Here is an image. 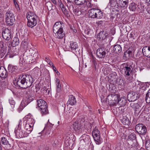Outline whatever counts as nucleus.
Returning <instances> with one entry per match:
<instances>
[{
    "label": "nucleus",
    "instance_id": "obj_26",
    "mask_svg": "<svg viewBox=\"0 0 150 150\" xmlns=\"http://www.w3.org/2000/svg\"><path fill=\"white\" fill-rule=\"evenodd\" d=\"M68 103L71 105H75L76 103L75 97L72 95L69 98Z\"/></svg>",
    "mask_w": 150,
    "mask_h": 150
},
{
    "label": "nucleus",
    "instance_id": "obj_19",
    "mask_svg": "<svg viewBox=\"0 0 150 150\" xmlns=\"http://www.w3.org/2000/svg\"><path fill=\"white\" fill-rule=\"evenodd\" d=\"M81 138L82 139L81 140L80 142L82 145H85L89 144L90 140L89 136L84 134L82 136Z\"/></svg>",
    "mask_w": 150,
    "mask_h": 150
},
{
    "label": "nucleus",
    "instance_id": "obj_30",
    "mask_svg": "<svg viewBox=\"0 0 150 150\" xmlns=\"http://www.w3.org/2000/svg\"><path fill=\"white\" fill-rule=\"evenodd\" d=\"M71 137V135L69 134H65L64 138L65 139H67V140L65 141V143L68 144L67 146L68 145L70 146V145L71 144L72 145V144H71V141L72 140H71L70 139V137Z\"/></svg>",
    "mask_w": 150,
    "mask_h": 150
},
{
    "label": "nucleus",
    "instance_id": "obj_20",
    "mask_svg": "<svg viewBox=\"0 0 150 150\" xmlns=\"http://www.w3.org/2000/svg\"><path fill=\"white\" fill-rule=\"evenodd\" d=\"M8 73L6 69L4 67H0V76L2 79L6 78L7 76Z\"/></svg>",
    "mask_w": 150,
    "mask_h": 150
},
{
    "label": "nucleus",
    "instance_id": "obj_61",
    "mask_svg": "<svg viewBox=\"0 0 150 150\" xmlns=\"http://www.w3.org/2000/svg\"><path fill=\"white\" fill-rule=\"evenodd\" d=\"M45 59H46L45 60L47 62V61H48V59H49V58H47L46 57L45 58Z\"/></svg>",
    "mask_w": 150,
    "mask_h": 150
},
{
    "label": "nucleus",
    "instance_id": "obj_49",
    "mask_svg": "<svg viewBox=\"0 0 150 150\" xmlns=\"http://www.w3.org/2000/svg\"><path fill=\"white\" fill-rule=\"evenodd\" d=\"M13 1L14 2V4L15 7L17 9H19L20 8L19 7L18 5L16 0H13Z\"/></svg>",
    "mask_w": 150,
    "mask_h": 150
},
{
    "label": "nucleus",
    "instance_id": "obj_50",
    "mask_svg": "<svg viewBox=\"0 0 150 150\" xmlns=\"http://www.w3.org/2000/svg\"><path fill=\"white\" fill-rule=\"evenodd\" d=\"M47 62L50 66L52 67L54 66L53 63L51 61L50 59H48V61H47Z\"/></svg>",
    "mask_w": 150,
    "mask_h": 150
},
{
    "label": "nucleus",
    "instance_id": "obj_7",
    "mask_svg": "<svg viewBox=\"0 0 150 150\" xmlns=\"http://www.w3.org/2000/svg\"><path fill=\"white\" fill-rule=\"evenodd\" d=\"M133 68L130 65H125L123 66L122 68L123 71L124 72V75L126 78L129 82H132L133 79L131 74L133 71Z\"/></svg>",
    "mask_w": 150,
    "mask_h": 150
},
{
    "label": "nucleus",
    "instance_id": "obj_62",
    "mask_svg": "<svg viewBox=\"0 0 150 150\" xmlns=\"http://www.w3.org/2000/svg\"><path fill=\"white\" fill-rule=\"evenodd\" d=\"M42 92H43V93L45 91V90L46 91V90H45V89H42Z\"/></svg>",
    "mask_w": 150,
    "mask_h": 150
},
{
    "label": "nucleus",
    "instance_id": "obj_23",
    "mask_svg": "<svg viewBox=\"0 0 150 150\" xmlns=\"http://www.w3.org/2000/svg\"><path fill=\"white\" fill-rule=\"evenodd\" d=\"M108 34L104 31L100 32L97 35V38L99 39L103 40L108 35Z\"/></svg>",
    "mask_w": 150,
    "mask_h": 150
},
{
    "label": "nucleus",
    "instance_id": "obj_29",
    "mask_svg": "<svg viewBox=\"0 0 150 150\" xmlns=\"http://www.w3.org/2000/svg\"><path fill=\"white\" fill-rule=\"evenodd\" d=\"M121 121L122 124L125 125H129L130 123L129 119L126 116L123 117L121 119Z\"/></svg>",
    "mask_w": 150,
    "mask_h": 150
},
{
    "label": "nucleus",
    "instance_id": "obj_56",
    "mask_svg": "<svg viewBox=\"0 0 150 150\" xmlns=\"http://www.w3.org/2000/svg\"><path fill=\"white\" fill-rule=\"evenodd\" d=\"M52 2L54 4H56L57 3L56 0H51Z\"/></svg>",
    "mask_w": 150,
    "mask_h": 150
},
{
    "label": "nucleus",
    "instance_id": "obj_37",
    "mask_svg": "<svg viewBox=\"0 0 150 150\" xmlns=\"http://www.w3.org/2000/svg\"><path fill=\"white\" fill-rule=\"evenodd\" d=\"M30 51L31 52V56H32L33 59H34L36 58L38 56V54L36 51H35L34 50H30Z\"/></svg>",
    "mask_w": 150,
    "mask_h": 150
},
{
    "label": "nucleus",
    "instance_id": "obj_44",
    "mask_svg": "<svg viewBox=\"0 0 150 150\" xmlns=\"http://www.w3.org/2000/svg\"><path fill=\"white\" fill-rule=\"evenodd\" d=\"M91 0H88L86 1V5L88 7L91 8L92 7L93 4H92Z\"/></svg>",
    "mask_w": 150,
    "mask_h": 150
},
{
    "label": "nucleus",
    "instance_id": "obj_43",
    "mask_svg": "<svg viewBox=\"0 0 150 150\" xmlns=\"http://www.w3.org/2000/svg\"><path fill=\"white\" fill-rule=\"evenodd\" d=\"M67 114L69 116H72L73 114H74L75 112L73 110V109L72 108H70L67 111Z\"/></svg>",
    "mask_w": 150,
    "mask_h": 150
},
{
    "label": "nucleus",
    "instance_id": "obj_13",
    "mask_svg": "<svg viewBox=\"0 0 150 150\" xmlns=\"http://www.w3.org/2000/svg\"><path fill=\"white\" fill-rule=\"evenodd\" d=\"M35 121L33 119V116L30 114L26 115L24 118V123L33 127Z\"/></svg>",
    "mask_w": 150,
    "mask_h": 150
},
{
    "label": "nucleus",
    "instance_id": "obj_2",
    "mask_svg": "<svg viewBox=\"0 0 150 150\" xmlns=\"http://www.w3.org/2000/svg\"><path fill=\"white\" fill-rule=\"evenodd\" d=\"M33 93L34 91H32L31 88H29L27 90L25 93L27 99H25V98H23L18 109V111H21L26 105L33 100Z\"/></svg>",
    "mask_w": 150,
    "mask_h": 150
},
{
    "label": "nucleus",
    "instance_id": "obj_32",
    "mask_svg": "<svg viewBox=\"0 0 150 150\" xmlns=\"http://www.w3.org/2000/svg\"><path fill=\"white\" fill-rule=\"evenodd\" d=\"M113 50L115 52L119 53L122 51V48L120 45H116L114 46Z\"/></svg>",
    "mask_w": 150,
    "mask_h": 150
},
{
    "label": "nucleus",
    "instance_id": "obj_33",
    "mask_svg": "<svg viewBox=\"0 0 150 150\" xmlns=\"http://www.w3.org/2000/svg\"><path fill=\"white\" fill-rule=\"evenodd\" d=\"M9 102L11 108L10 109L13 110L15 107V105L16 104L15 102L12 98H10L9 99Z\"/></svg>",
    "mask_w": 150,
    "mask_h": 150
},
{
    "label": "nucleus",
    "instance_id": "obj_18",
    "mask_svg": "<svg viewBox=\"0 0 150 150\" xmlns=\"http://www.w3.org/2000/svg\"><path fill=\"white\" fill-rule=\"evenodd\" d=\"M96 54L97 57L99 58H104L105 56L106 52L104 49H98L97 50Z\"/></svg>",
    "mask_w": 150,
    "mask_h": 150
},
{
    "label": "nucleus",
    "instance_id": "obj_59",
    "mask_svg": "<svg viewBox=\"0 0 150 150\" xmlns=\"http://www.w3.org/2000/svg\"><path fill=\"white\" fill-rule=\"evenodd\" d=\"M56 72L57 73V75H59L60 74L57 71Z\"/></svg>",
    "mask_w": 150,
    "mask_h": 150
},
{
    "label": "nucleus",
    "instance_id": "obj_12",
    "mask_svg": "<svg viewBox=\"0 0 150 150\" xmlns=\"http://www.w3.org/2000/svg\"><path fill=\"white\" fill-rule=\"evenodd\" d=\"M3 38L6 40H10L13 37L11 31L7 28L3 27L1 29Z\"/></svg>",
    "mask_w": 150,
    "mask_h": 150
},
{
    "label": "nucleus",
    "instance_id": "obj_27",
    "mask_svg": "<svg viewBox=\"0 0 150 150\" xmlns=\"http://www.w3.org/2000/svg\"><path fill=\"white\" fill-rule=\"evenodd\" d=\"M17 68L16 66H13L11 65H9L8 67V70L11 73L15 74L17 70Z\"/></svg>",
    "mask_w": 150,
    "mask_h": 150
},
{
    "label": "nucleus",
    "instance_id": "obj_5",
    "mask_svg": "<svg viewBox=\"0 0 150 150\" xmlns=\"http://www.w3.org/2000/svg\"><path fill=\"white\" fill-rule=\"evenodd\" d=\"M18 122V127H16L14 130L16 137L18 138H21L27 137L28 136L27 133L21 127V120H19Z\"/></svg>",
    "mask_w": 150,
    "mask_h": 150
},
{
    "label": "nucleus",
    "instance_id": "obj_46",
    "mask_svg": "<svg viewBox=\"0 0 150 150\" xmlns=\"http://www.w3.org/2000/svg\"><path fill=\"white\" fill-rule=\"evenodd\" d=\"M109 5H110L111 7H114L116 5V2L114 1H111L109 3Z\"/></svg>",
    "mask_w": 150,
    "mask_h": 150
},
{
    "label": "nucleus",
    "instance_id": "obj_15",
    "mask_svg": "<svg viewBox=\"0 0 150 150\" xmlns=\"http://www.w3.org/2000/svg\"><path fill=\"white\" fill-rule=\"evenodd\" d=\"M82 125L81 123L78 121H76L73 124V128L77 134H79L82 132Z\"/></svg>",
    "mask_w": 150,
    "mask_h": 150
},
{
    "label": "nucleus",
    "instance_id": "obj_34",
    "mask_svg": "<svg viewBox=\"0 0 150 150\" xmlns=\"http://www.w3.org/2000/svg\"><path fill=\"white\" fill-rule=\"evenodd\" d=\"M20 148L21 150H30L28 145L25 143L22 144Z\"/></svg>",
    "mask_w": 150,
    "mask_h": 150
},
{
    "label": "nucleus",
    "instance_id": "obj_9",
    "mask_svg": "<svg viewBox=\"0 0 150 150\" xmlns=\"http://www.w3.org/2000/svg\"><path fill=\"white\" fill-rule=\"evenodd\" d=\"M108 98L110 105L115 106L122 99V98H120V95L114 93L108 95Z\"/></svg>",
    "mask_w": 150,
    "mask_h": 150
},
{
    "label": "nucleus",
    "instance_id": "obj_64",
    "mask_svg": "<svg viewBox=\"0 0 150 150\" xmlns=\"http://www.w3.org/2000/svg\"><path fill=\"white\" fill-rule=\"evenodd\" d=\"M139 150H145L143 148H141Z\"/></svg>",
    "mask_w": 150,
    "mask_h": 150
},
{
    "label": "nucleus",
    "instance_id": "obj_10",
    "mask_svg": "<svg viewBox=\"0 0 150 150\" xmlns=\"http://www.w3.org/2000/svg\"><path fill=\"white\" fill-rule=\"evenodd\" d=\"M92 135L96 144H100L102 142V139L100 137V132L97 128L95 127L94 129L92 132Z\"/></svg>",
    "mask_w": 150,
    "mask_h": 150
},
{
    "label": "nucleus",
    "instance_id": "obj_17",
    "mask_svg": "<svg viewBox=\"0 0 150 150\" xmlns=\"http://www.w3.org/2000/svg\"><path fill=\"white\" fill-rule=\"evenodd\" d=\"M8 137L6 136L5 137H3L1 138V142L2 144L4 146V147L6 149H9L11 148V144H10L7 140Z\"/></svg>",
    "mask_w": 150,
    "mask_h": 150
},
{
    "label": "nucleus",
    "instance_id": "obj_53",
    "mask_svg": "<svg viewBox=\"0 0 150 150\" xmlns=\"http://www.w3.org/2000/svg\"><path fill=\"white\" fill-rule=\"evenodd\" d=\"M147 11L148 13L150 14V7H148L147 8Z\"/></svg>",
    "mask_w": 150,
    "mask_h": 150
},
{
    "label": "nucleus",
    "instance_id": "obj_3",
    "mask_svg": "<svg viewBox=\"0 0 150 150\" xmlns=\"http://www.w3.org/2000/svg\"><path fill=\"white\" fill-rule=\"evenodd\" d=\"M62 23L63 24L62 22H57L53 26V32L55 34L56 38L58 39L62 38L65 36Z\"/></svg>",
    "mask_w": 150,
    "mask_h": 150
},
{
    "label": "nucleus",
    "instance_id": "obj_55",
    "mask_svg": "<svg viewBox=\"0 0 150 150\" xmlns=\"http://www.w3.org/2000/svg\"><path fill=\"white\" fill-rule=\"evenodd\" d=\"M53 69L54 71L55 72L57 71L56 68L54 66L53 67Z\"/></svg>",
    "mask_w": 150,
    "mask_h": 150
},
{
    "label": "nucleus",
    "instance_id": "obj_36",
    "mask_svg": "<svg viewBox=\"0 0 150 150\" xmlns=\"http://www.w3.org/2000/svg\"><path fill=\"white\" fill-rule=\"evenodd\" d=\"M136 135L134 133H131L128 136V139H130L133 141L134 142H136Z\"/></svg>",
    "mask_w": 150,
    "mask_h": 150
},
{
    "label": "nucleus",
    "instance_id": "obj_22",
    "mask_svg": "<svg viewBox=\"0 0 150 150\" xmlns=\"http://www.w3.org/2000/svg\"><path fill=\"white\" fill-rule=\"evenodd\" d=\"M33 127L31 125H29L25 123V125L24 128L25 130H26V132L27 133V134L28 135L32 131L33 129Z\"/></svg>",
    "mask_w": 150,
    "mask_h": 150
},
{
    "label": "nucleus",
    "instance_id": "obj_63",
    "mask_svg": "<svg viewBox=\"0 0 150 150\" xmlns=\"http://www.w3.org/2000/svg\"><path fill=\"white\" fill-rule=\"evenodd\" d=\"M6 122H7V126H8V121H7Z\"/></svg>",
    "mask_w": 150,
    "mask_h": 150
},
{
    "label": "nucleus",
    "instance_id": "obj_60",
    "mask_svg": "<svg viewBox=\"0 0 150 150\" xmlns=\"http://www.w3.org/2000/svg\"><path fill=\"white\" fill-rule=\"evenodd\" d=\"M41 134V133H38L39 135L38 136V137H40V134Z\"/></svg>",
    "mask_w": 150,
    "mask_h": 150
},
{
    "label": "nucleus",
    "instance_id": "obj_58",
    "mask_svg": "<svg viewBox=\"0 0 150 150\" xmlns=\"http://www.w3.org/2000/svg\"><path fill=\"white\" fill-rule=\"evenodd\" d=\"M45 150H49V148L48 146H46L45 148Z\"/></svg>",
    "mask_w": 150,
    "mask_h": 150
},
{
    "label": "nucleus",
    "instance_id": "obj_4",
    "mask_svg": "<svg viewBox=\"0 0 150 150\" xmlns=\"http://www.w3.org/2000/svg\"><path fill=\"white\" fill-rule=\"evenodd\" d=\"M27 18L28 27L32 28L37 25L38 17L35 13L29 12L27 15Z\"/></svg>",
    "mask_w": 150,
    "mask_h": 150
},
{
    "label": "nucleus",
    "instance_id": "obj_6",
    "mask_svg": "<svg viewBox=\"0 0 150 150\" xmlns=\"http://www.w3.org/2000/svg\"><path fill=\"white\" fill-rule=\"evenodd\" d=\"M37 103V108L42 115H45L48 113L47 104L45 101L40 99L38 100Z\"/></svg>",
    "mask_w": 150,
    "mask_h": 150
},
{
    "label": "nucleus",
    "instance_id": "obj_1",
    "mask_svg": "<svg viewBox=\"0 0 150 150\" xmlns=\"http://www.w3.org/2000/svg\"><path fill=\"white\" fill-rule=\"evenodd\" d=\"M19 86L23 88L30 87L33 83V78L28 75H23L20 76L15 81Z\"/></svg>",
    "mask_w": 150,
    "mask_h": 150
},
{
    "label": "nucleus",
    "instance_id": "obj_28",
    "mask_svg": "<svg viewBox=\"0 0 150 150\" xmlns=\"http://www.w3.org/2000/svg\"><path fill=\"white\" fill-rule=\"evenodd\" d=\"M71 50H75L78 47V45L76 42L71 41L69 43Z\"/></svg>",
    "mask_w": 150,
    "mask_h": 150
},
{
    "label": "nucleus",
    "instance_id": "obj_14",
    "mask_svg": "<svg viewBox=\"0 0 150 150\" xmlns=\"http://www.w3.org/2000/svg\"><path fill=\"white\" fill-rule=\"evenodd\" d=\"M135 129L139 134L143 135H145L146 132V127L142 124L137 125L135 126Z\"/></svg>",
    "mask_w": 150,
    "mask_h": 150
},
{
    "label": "nucleus",
    "instance_id": "obj_51",
    "mask_svg": "<svg viewBox=\"0 0 150 150\" xmlns=\"http://www.w3.org/2000/svg\"><path fill=\"white\" fill-rule=\"evenodd\" d=\"M91 31H92V30L91 29H87V30H85V33H87V34H89L91 32Z\"/></svg>",
    "mask_w": 150,
    "mask_h": 150
},
{
    "label": "nucleus",
    "instance_id": "obj_16",
    "mask_svg": "<svg viewBox=\"0 0 150 150\" xmlns=\"http://www.w3.org/2000/svg\"><path fill=\"white\" fill-rule=\"evenodd\" d=\"M139 95L136 92L132 91L130 92L127 95V98L130 101H134L137 99Z\"/></svg>",
    "mask_w": 150,
    "mask_h": 150
},
{
    "label": "nucleus",
    "instance_id": "obj_31",
    "mask_svg": "<svg viewBox=\"0 0 150 150\" xmlns=\"http://www.w3.org/2000/svg\"><path fill=\"white\" fill-rule=\"evenodd\" d=\"M19 43V39L17 37H14L12 42L11 45L13 47H15L18 45Z\"/></svg>",
    "mask_w": 150,
    "mask_h": 150
},
{
    "label": "nucleus",
    "instance_id": "obj_21",
    "mask_svg": "<svg viewBox=\"0 0 150 150\" xmlns=\"http://www.w3.org/2000/svg\"><path fill=\"white\" fill-rule=\"evenodd\" d=\"M142 52L144 55L148 57H150V47H144L142 49Z\"/></svg>",
    "mask_w": 150,
    "mask_h": 150
},
{
    "label": "nucleus",
    "instance_id": "obj_25",
    "mask_svg": "<svg viewBox=\"0 0 150 150\" xmlns=\"http://www.w3.org/2000/svg\"><path fill=\"white\" fill-rule=\"evenodd\" d=\"M128 1V0H119L118 1V3L120 7H124L127 6Z\"/></svg>",
    "mask_w": 150,
    "mask_h": 150
},
{
    "label": "nucleus",
    "instance_id": "obj_24",
    "mask_svg": "<svg viewBox=\"0 0 150 150\" xmlns=\"http://www.w3.org/2000/svg\"><path fill=\"white\" fill-rule=\"evenodd\" d=\"M130 106L136 112L138 111L140 109V107L139 104L137 103H131L130 104Z\"/></svg>",
    "mask_w": 150,
    "mask_h": 150
},
{
    "label": "nucleus",
    "instance_id": "obj_35",
    "mask_svg": "<svg viewBox=\"0 0 150 150\" xmlns=\"http://www.w3.org/2000/svg\"><path fill=\"white\" fill-rule=\"evenodd\" d=\"M127 143L129 145L132 147H134L137 144L136 140V142H134L133 140L127 139Z\"/></svg>",
    "mask_w": 150,
    "mask_h": 150
},
{
    "label": "nucleus",
    "instance_id": "obj_11",
    "mask_svg": "<svg viewBox=\"0 0 150 150\" xmlns=\"http://www.w3.org/2000/svg\"><path fill=\"white\" fill-rule=\"evenodd\" d=\"M5 21L7 24L12 25L15 21V17L12 12L11 11H8L6 13Z\"/></svg>",
    "mask_w": 150,
    "mask_h": 150
},
{
    "label": "nucleus",
    "instance_id": "obj_48",
    "mask_svg": "<svg viewBox=\"0 0 150 150\" xmlns=\"http://www.w3.org/2000/svg\"><path fill=\"white\" fill-rule=\"evenodd\" d=\"M64 48L65 50V51H70L71 50V47L70 45L67 44V45H66L65 47H64Z\"/></svg>",
    "mask_w": 150,
    "mask_h": 150
},
{
    "label": "nucleus",
    "instance_id": "obj_39",
    "mask_svg": "<svg viewBox=\"0 0 150 150\" xmlns=\"http://www.w3.org/2000/svg\"><path fill=\"white\" fill-rule=\"evenodd\" d=\"M86 0H75V3L77 5H82L85 3Z\"/></svg>",
    "mask_w": 150,
    "mask_h": 150
},
{
    "label": "nucleus",
    "instance_id": "obj_38",
    "mask_svg": "<svg viewBox=\"0 0 150 150\" xmlns=\"http://www.w3.org/2000/svg\"><path fill=\"white\" fill-rule=\"evenodd\" d=\"M6 53L5 49L1 48L0 49V58H2L4 56Z\"/></svg>",
    "mask_w": 150,
    "mask_h": 150
},
{
    "label": "nucleus",
    "instance_id": "obj_47",
    "mask_svg": "<svg viewBox=\"0 0 150 150\" xmlns=\"http://www.w3.org/2000/svg\"><path fill=\"white\" fill-rule=\"evenodd\" d=\"M28 44L25 41H23L21 43V46L24 48L27 47Z\"/></svg>",
    "mask_w": 150,
    "mask_h": 150
},
{
    "label": "nucleus",
    "instance_id": "obj_57",
    "mask_svg": "<svg viewBox=\"0 0 150 150\" xmlns=\"http://www.w3.org/2000/svg\"><path fill=\"white\" fill-rule=\"evenodd\" d=\"M133 34H134V33L133 32H131L130 34V37H132L133 36Z\"/></svg>",
    "mask_w": 150,
    "mask_h": 150
},
{
    "label": "nucleus",
    "instance_id": "obj_42",
    "mask_svg": "<svg viewBox=\"0 0 150 150\" xmlns=\"http://www.w3.org/2000/svg\"><path fill=\"white\" fill-rule=\"evenodd\" d=\"M145 99L147 103L150 102V90H148L146 94Z\"/></svg>",
    "mask_w": 150,
    "mask_h": 150
},
{
    "label": "nucleus",
    "instance_id": "obj_8",
    "mask_svg": "<svg viewBox=\"0 0 150 150\" xmlns=\"http://www.w3.org/2000/svg\"><path fill=\"white\" fill-rule=\"evenodd\" d=\"M89 17L93 18L99 19L103 17V12L100 10L96 8H92L88 12Z\"/></svg>",
    "mask_w": 150,
    "mask_h": 150
},
{
    "label": "nucleus",
    "instance_id": "obj_52",
    "mask_svg": "<svg viewBox=\"0 0 150 150\" xmlns=\"http://www.w3.org/2000/svg\"><path fill=\"white\" fill-rule=\"evenodd\" d=\"M56 86L57 87V90H59L60 89V88L61 87V85L59 83H56Z\"/></svg>",
    "mask_w": 150,
    "mask_h": 150
},
{
    "label": "nucleus",
    "instance_id": "obj_41",
    "mask_svg": "<svg viewBox=\"0 0 150 150\" xmlns=\"http://www.w3.org/2000/svg\"><path fill=\"white\" fill-rule=\"evenodd\" d=\"M137 5L134 3L131 4L129 6L130 10L132 11H134L136 9Z\"/></svg>",
    "mask_w": 150,
    "mask_h": 150
},
{
    "label": "nucleus",
    "instance_id": "obj_40",
    "mask_svg": "<svg viewBox=\"0 0 150 150\" xmlns=\"http://www.w3.org/2000/svg\"><path fill=\"white\" fill-rule=\"evenodd\" d=\"M59 6L63 13L64 14H66V13H67V11L66 10L63 4L61 2L59 4Z\"/></svg>",
    "mask_w": 150,
    "mask_h": 150
},
{
    "label": "nucleus",
    "instance_id": "obj_45",
    "mask_svg": "<svg viewBox=\"0 0 150 150\" xmlns=\"http://www.w3.org/2000/svg\"><path fill=\"white\" fill-rule=\"evenodd\" d=\"M42 89H45L46 90L45 91L43 92V93H45L46 95H49L50 93V89H48L46 87H44L42 88Z\"/></svg>",
    "mask_w": 150,
    "mask_h": 150
},
{
    "label": "nucleus",
    "instance_id": "obj_54",
    "mask_svg": "<svg viewBox=\"0 0 150 150\" xmlns=\"http://www.w3.org/2000/svg\"><path fill=\"white\" fill-rule=\"evenodd\" d=\"M56 82L57 83H59V80L58 79H56L55 80Z\"/></svg>",
    "mask_w": 150,
    "mask_h": 150
}]
</instances>
